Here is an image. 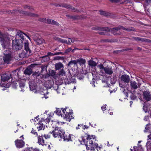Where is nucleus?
<instances>
[{
	"instance_id": "obj_1",
	"label": "nucleus",
	"mask_w": 151,
	"mask_h": 151,
	"mask_svg": "<svg viewBox=\"0 0 151 151\" xmlns=\"http://www.w3.org/2000/svg\"><path fill=\"white\" fill-rule=\"evenodd\" d=\"M24 35H25L30 40L29 36L19 30L16 35V37L15 39L12 40V47L16 50H20L22 48L23 41L24 42V49L19 54V57L21 58L28 57L31 53V51L29 46V43L27 41H24Z\"/></svg>"
},
{
	"instance_id": "obj_2",
	"label": "nucleus",
	"mask_w": 151,
	"mask_h": 151,
	"mask_svg": "<svg viewBox=\"0 0 151 151\" xmlns=\"http://www.w3.org/2000/svg\"><path fill=\"white\" fill-rule=\"evenodd\" d=\"M86 137V140L83 138L81 144L85 145L87 150H89L90 149L92 151H95L96 148L97 150H101L102 147V145H101L98 146V144L95 142L96 139L94 138L93 136L88 135L87 137Z\"/></svg>"
},
{
	"instance_id": "obj_3",
	"label": "nucleus",
	"mask_w": 151,
	"mask_h": 151,
	"mask_svg": "<svg viewBox=\"0 0 151 151\" xmlns=\"http://www.w3.org/2000/svg\"><path fill=\"white\" fill-rule=\"evenodd\" d=\"M10 39L8 34L0 31V43L3 48L8 47L10 42Z\"/></svg>"
},
{
	"instance_id": "obj_4",
	"label": "nucleus",
	"mask_w": 151,
	"mask_h": 151,
	"mask_svg": "<svg viewBox=\"0 0 151 151\" xmlns=\"http://www.w3.org/2000/svg\"><path fill=\"white\" fill-rule=\"evenodd\" d=\"M100 70V75L104 76L105 74L111 75L113 73V69L111 67L107 66L104 67V65L102 64H99L97 66Z\"/></svg>"
},
{
	"instance_id": "obj_5",
	"label": "nucleus",
	"mask_w": 151,
	"mask_h": 151,
	"mask_svg": "<svg viewBox=\"0 0 151 151\" xmlns=\"http://www.w3.org/2000/svg\"><path fill=\"white\" fill-rule=\"evenodd\" d=\"M50 133L52 134L53 136L54 137L60 138L61 139L60 141H61V139L65 134L64 131L60 127H55L54 130H53L52 132H50Z\"/></svg>"
},
{
	"instance_id": "obj_6",
	"label": "nucleus",
	"mask_w": 151,
	"mask_h": 151,
	"mask_svg": "<svg viewBox=\"0 0 151 151\" xmlns=\"http://www.w3.org/2000/svg\"><path fill=\"white\" fill-rule=\"evenodd\" d=\"M110 31H111V32L114 35H120L121 34V33L119 32H117L119 30L121 29H122L124 30H126L127 31H134L135 30L134 28L133 27H129L128 28H125L124 27L121 26H118L116 28H110Z\"/></svg>"
},
{
	"instance_id": "obj_7",
	"label": "nucleus",
	"mask_w": 151,
	"mask_h": 151,
	"mask_svg": "<svg viewBox=\"0 0 151 151\" xmlns=\"http://www.w3.org/2000/svg\"><path fill=\"white\" fill-rule=\"evenodd\" d=\"M17 73L16 70H14L12 73L9 72H6L5 73L1 76V80L3 82L7 81L10 78H12L13 75L14 76H17Z\"/></svg>"
},
{
	"instance_id": "obj_8",
	"label": "nucleus",
	"mask_w": 151,
	"mask_h": 151,
	"mask_svg": "<svg viewBox=\"0 0 151 151\" xmlns=\"http://www.w3.org/2000/svg\"><path fill=\"white\" fill-rule=\"evenodd\" d=\"M63 112V117L67 121L70 122L71 119L73 118L72 116V113L70 112L69 109L65 108Z\"/></svg>"
},
{
	"instance_id": "obj_9",
	"label": "nucleus",
	"mask_w": 151,
	"mask_h": 151,
	"mask_svg": "<svg viewBox=\"0 0 151 151\" xmlns=\"http://www.w3.org/2000/svg\"><path fill=\"white\" fill-rule=\"evenodd\" d=\"M11 54V52L8 49H6L4 51L3 59L5 63L9 64L12 58Z\"/></svg>"
},
{
	"instance_id": "obj_10",
	"label": "nucleus",
	"mask_w": 151,
	"mask_h": 151,
	"mask_svg": "<svg viewBox=\"0 0 151 151\" xmlns=\"http://www.w3.org/2000/svg\"><path fill=\"white\" fill-rule=\"evenodd\" d=\"M19 12L21 14H24L26 15H29L30 17H36L38 16V15L35 14L34 13H30L29 12H26L24 11H20L19 10H14L10 11V12L12 14H15V13Z\"/></svg>"
},
{
	"instance_id": "obj_11",
	"label": "nucleus",
	"mask_w": 151,
	"mask_h": 151,
	"mask_svg": "<svg viewBox=\"0 0 151 151\" xmlns=\"http://www.w3.org/2000/svg\"><path fill=\"white\" fill-rule=\"evenodd\" d=\"M31 36L34 41L38 45H40L44 42V40L42 38L38 37V35L35 33L32 34Z\"/></svg>"
},
{
	"instance_id": "obj_12",
	"label": "nucleus",
	"mask_w": 151,
	"mask_h": 151,
	"mask_svg": "<svg viewBox=\"0 0 151 151\" xmlns=\"http://www.w3.org/2000/svg\"><path fill=\"white\" fill-rule=\"evenodd\" d=\"M143 98L146 101H149L151 100V94L149 91H145L143 92Z\"/></svg>"
},
{
	"instance_id": "obj_13",
	"label": "nucleus",
	"mask_w": 151,
	"mask_h": 151,
	"mask_svg": "<svg viewBox=\"0 0 151 151\" xmlns=\"http://www.w3.org/2000/svg\"><path fill=\"white\" fill-rule=\"evenodd\" d=\"M15 143L16 147L19 148L23 147L25 144L24 142L22 140H16L15 141Z\"/></svg>"
},
{
	"instance_id": "obj_14",
	"label": "nucleus",
	"mask_w": 151,
	"mask_h": 151,
	"mask_svg": "<svg viewBox=\"0 0 151 151\" xmlns=\"http://www.w3.org/2000/svg\"><path fill=\"white\" fill-rule=\"evenodd\" d=\"M92 29L94 30H100L101 31H110V29L108 27H101L98 26H96L92 28Z\"/></svg>"
},
{
	"instance_id": "obj_15",
	"label": "nucleus",
	"mask_w": 151,
	"mask_h": 151,
	"mask_svg": "<svg viewBox=\"0 0 151 151\" xmlns=\"http://www.w3.org/2000/svg\"><path fill=\"white\" fill-rule=\"evenodd\" d=\"M45 122L47 124L48 123L49 124V127H52L53 128L55 127L54 125L56 124V122L55 121L53 122L50 121L49 119H46L45 120Z\"/></svg>"
},
{
	"instance_id": "obj_16",
	"label": "nucleus",
	"mask_w": 151,
	"mask_h": 151,
	"mask_svg": "<svg viewBox=\"0 0 151 151\" xmlns=\"http://www.w3.org/2000/svg\"><path fill=\"white\" fill-rule=\"evenodd\" d=\"M130 83L132 90L136 89L139 87V86L135 81H131L130 82Z\"/></svg>"
},
{
	"instance_id": "obj_17",
	"label": "nucleus",
	"mask_w": 151,
	"mask_h": 151,
	"mask_svg": "<svg viewBox=\"0 0 151 151\" xmlns=\"http://www.w3.org/2000/svg\"><path fill=\"white\" fill-rule=\"evenodd\" d=\"M121 80L125 83H128L130 80L129 77L127 75H122L121 77Z\"/></svg>"
},
{
	"instance_id": "obj_18",
	"label": "nucleus",
	"mask_w": 151,
	"mask_h": 151,
	"mask_svg": "<svg viewBox=\"0 0 151 151\" xmlns=\"http://www.w3.org/2000/svg\"><path fill=\"white\" fill-rule=\"evenodd\" d=\"M45 22L47 23L51 24H52L55 25L57 26L59 25V24L58 22L54 20H51L49 19H47L46 20L45 19Z\"/></svg>"
},
{
	"instance_id": "obj_19",
	"label": "nucleus",
	"mask_w": 151,
	"mask_h": 151,
	"mask_svg": "<svg viewBox=\"0 0 151 151\" xmlns=\"http://www.w3.org/2000/svg\"><path fill=\"white\" fill-rule=\"evenodd\" d=\"M61 54L60 52H56L54 54H53L51 52H48L47 53V55H46V56H43L42 57V58H44V59L45 58L46 60L47 61H49L50 60V58H49V57H48V56H53L54 55H59V54Z\"/></svg>"
},
{
	"instance_id": "obj_20",
	"label": "nucleus",
	"mask_w": 151,
	"mask_h": 151,
	"mask_svg": "<svg viewBox=\"0 0 151 151\" xmlns=\"http://www.w3.org/2000/svg\"><path fill=\"white\" fill-rule=\"evenodd\" d=\"M10 84L8 83L7 84L6 83H3L1 82L0 83V86L2 87H4V88L2 89L3 91H4L5 90L7 91L8 90L7 89H8V88L10 87Z\"/></svg>"
},
{
	"instance_id": "obj_21",
	"label": "nucleus",
	"mask_w": 151,
	"mask_h": 151,
	"mask_svg": "<svg viewBox=\"0 0 151 151\" xmlns=\"http://www.w3.org/2000/svg\"><path fill=\"white\" fill-rule=\"evenodd\" d=\"M64 109H57V110L55 111L56 114L59 116H60L61 117H63V112Z\"/></svg>"
},
{
	"instance_id": "obj_22",
	"label": "nucleus",
	"mask_w": 151,
	"mask_h": 151,
	"mask_svg": "<svg viewBox=\"0 0 151 151\" xmlns=\"http://www.w3.org/2000/svg\"><path fill=\"white\" fill-rule=\"evenodd\" d=\"M71 134H69L68 135H65V134L64 135V137H63L62 139H63L64 141H71Z\"/></svg>"
},
{
	"instance_id": "obj_23",
	"label": "nucleus",
	"mask_w": 151,
	"mask_h": 151,
	"mask_svg": "<svg viewBox=\"0 0 151 151\" xmlns=\"http://www.w3.org/2000/svg\"><path fill=\"white\" fill-rule=\"evenodd\" d=\"M55 67L56 70H59L63 67V65L61 63L59 62L55 65Z\"/></svg>"
},
{
	"instance_id": "obj_24",
	"label": "nucleus",
	"mask_w": 151,
	"mask_h": 151,
	"mask_svg": "<svg viewBox=\"0 0 151 151\" xmlns=\"http://www.w3.org/2000/svg\"><path fill=\"white\" fill-rule=\"evenodd\" d=\"M88 64L91 67H95L97 65V63L92 60H90L88 61Z\"/></svg>"
},
{
	"instance_id": "obj_25",
	"label": "nucleus",
	"mask_w": 151,
	"mask_h": 151,
	"mask_svg": "<svg viewBox=\"0 0 151 151\" xmlns=\"http://www.w3.org/2000/svg\"><path fill=\"white\" fill-rule=\"evenodd\" d=\"M39 126L37 127V128L38 129V130H44L45 128V126L43 125V124L42 123V122L40 121V122L38 124Z\"/></svg>"
},
{
	"instance_id": "obj_26",
	"label": "nucleus",
	"mask_w": 151,
	"mask_h": 151,
	"mask_svg": "<svg viewBox=\"0 0 151 151\" xmlns=\"http://www.w3.org/2000/svg\"><path fill=\"white\" fill-rule=\"evenodd\" d=\"M24 73L28 75H30L32 73V70L30 67H28L26 68L24 71Z\"/></svg>"
},
{
	"instance_id": "obj_27",
	"label": "nucleus",
	"mask_w": 151,
	"mask_h": 151,
	"mask_svg": "<svg viewBox=\"0 0 151 151\" xmlns=\"http://www.w3.org/2000/svg\"><path fill=\"white\" fill-rule=\"evenodd\" d=\"M64 7L67 8V9H70L73 11L78 12H79L78 10L76 9L75 8H74L73 7H72L70 5H67V4H65Z\"/></svg>"
},
{
	"instance_id": "obj_28",
	"label": "nucleus",
	"mask_w": 151,
	"mask_h": 151,
	"mask_svg": "<svg viewBox=\"0 0 151 151\" xmlns=\"http://www.w3.org/2000/svg\"><path fill=\"white\" fill-rule=\"evenodd\" d=\"M38 142L40 144L44 145L45 144L44 140L42 136H39L38 137Z\"/></svg>"
},
{
	"instance_id": "obj_29",
	"label": "nucleus",
	"mask_w": 151,
	"mask_h": 151,
	"mask_svg": "<svg viewBox=\"0 0 151 151\" xmlns=\"http://www.w3.org/2000/svg\"><path fill=\"white\" fill-rule=\"evenodd\" d=\"M77 63H78L80 65H81L85 64L86 63V60L82 58L79 59L77 60Z\"/></svg>"
},
{
	"instance_id": "obj_30",
	"label": "nucleus",
	"mask_w": 151,
	"mask_h": 151,
	"mask_svg": "<svg viewBox=\"0 0 151 151\" xmlns=\"http://www.w3.org/2000/svg\"><path fill=\"white\" fill-rule=\"evenodd\" d=\"M66 74V72L63 69H62L60 70L59 72V76H65Z\"/></svg>"
},
{
	"instance_id": "obj_31",
	"label": "nucleus",
	"mask_w": 151,
	"mask_h": 151,
	"mask_svg": "<svg viewBox=\"0 0 151 151\" xmlns=\"http://www.w3.org/2000/svg\"><path fill=\"white\" fill-rule=\"evenodd\" d=\"M147 150V151H151V142L150 141L147 142L146 144Z\"/></svg>"
},
{
	"instance_id": "obj_32",
	"label": "nucleus",
	"mask_w": 151,
	"mask_h": 151,
	"mask_svg": "<svg viewBox=\"0 0 151 151\" xmlns=\"http://www.w3.org/2000/svg\"><path fill=\"white\" fill-rule=\"evenodd\" d=\"M55 72L54 70H51L48 73V75L51 76H54L55 75Z\"/></svg>"
},
{
	"instance_id": "obj_33",
	"label": "nucleus",
	"mask_w": 151,
	"mask_h": 151,
	"mask_svg": "<svg viewBox=\"0 0 151 151\" xmlns=\"http://www.w3.org/2000/svg\"><path fill=\"white\" fill-rule=\"evenodd\" d=\"M100 13L101 15L106 16H109L110 15V14H109L108 12L104 11H100Z\"/></svg>"
},
{
	"instance_id": "obj_34",
	"label": "nucleus",
	"mask_w": 151,
	"mask_h": 151,
	"mask_svg": "<svg viewBox=\"0 0 151 151\" xmlns=\"http://www.w3.org/2000/svg\"><path fill=\"white\" fill-rule=\"evenodd\" d=\"M77 64V60H71L69 62L68 64V66H70L71 65L74 64L75 65H76Z\"/></svg>"
},
{
	"instance_id": "obj_35",
	"label": "nucleus",
	"mask_w": 151,
	"mask_h": 151,
	"mask_svg": "<svg viewBox=\"0 0 151 151\" xmlns=\"http://www.w3.org/2000/svg\"><path fill=\"white\" fill-rule=\"evenodd\" d=\"M71 39L70 38H68L67 40H63V43H65L66 44H70L71 42Z\"/></svg>"
},
{
	"instance_id": "obj_36",
	"label": "nucleus",
	"mask_w": 151,
	"mask_h": 151,
	"mask_svg": "<svg viewBox=\"0 0 151 151\" xmlns=\"http://www.w3.org/2000/svg\"><path fill=\"white\" fill-rule=\"evenodd\" d=\"M54 39L55 40L57 41L60 42H62V43L63 42V40L62 39H61L60 38H59V37H54Z\"/></svg>"
},
{
	"instance_id": "obj_37",
	"label": "nucleus",
	"mask_w": 151,
	"mask_h": 151,
	"mask_svg": "<svg viewBox=\"0 0 151 151\" xmlns=\"http://www.w3.org/2000/svg\"><path fill=\"white\" fill-rule=\"evenodd\" d=\"M116 81V77H113L111 79V82L112 85L114 84Z\"/></svg>"
},
{
	"instance_id": "obj_38",
	"label": "nucleus",
	"mask_w": 151,
	"mask_h": 151,
	"mask_svg": "<svg viewBox=\"0 0 151 151\" xmlns=\"http://www.w3.org/2000/svg\"><path fill=\"white\" fill-rule=\"evenodd\" d=\"M139 41L142 42H150V40L146 38L139 37Z\"/></svg>"
},
{
	"instance_id": "obj_39",
	"label": "nucleus",
	"mask_w": 151,
	"mask_h": 151,
	"mask_svg": "<svg viewBox=\"0 0 151 151\" xmlns=\"http://www.w3.org/2000/svg\"><path fill=\"white\" fill-rule=\"evenodd\" d=\"M109 88V91L111 93L113 92H115L116 91V90H115V89L114 88L113 90H112V88H113L114 87V86L113 85H112Z\"/></svg>"
},
{
	"instance_id": "obj_40",
	"label": "nucleus",
	"mask_w": 151,
	"mask_h": 151,
	"mask_svg": "<svg viewBox=\"0 0 151 151\" xmlns=\"http://www.w3.org/2000/svg\"><path fill=\"white\" fill-rule=\"evenodd\" d=\"M11 85L13 88H16L17 86V83L15 82H12L11 83Z\"/></svg>"
},
{
	"instance_id": "obj_41",
	"label": "nucleus",
	"mask_w": 151,
	"mask_h": 151,
	"mask_svg": "<svg viewBox=\"0 0 151 151\" xmlns=\"http://www.w3.org/2000/svg\"><path fill=\"white\" fill-rule=\"evenodd\" d=\"M19 85L20 87L22 88L24 87L25 84L24 82L21 81L19 82Z\"/></svg>"
},
{
	"instance_id": "obj_42",
	"label": "nucleus",
	"mask_w": 151,
	"mask_h": 151,
	"mask_svg": "<svg viewBox=\"0 0 151 151\" xmlns=\"http://www.w3.org/2000/svg\"><path fill=\"white\" fill-rule=\"evenodd\" d=\"M102 81L103 83H106L107 84V86L109 87V86L107 84V82L106 79H105L104 78L102 79Z\"/></svg>"
},
{
	"instance_id": "obj_43",
	"label": "nucleus",
	"mask_w": 151,
	"mask_h": 151,
	"mask_svg": "<svg viewBox=\"0 0 151 151\" xmlns=\"http://www.w3.org/2000/svg\"><path fill=\"white\" fill-rule=\"evenodd\" d=\"M109 1L112 3H117L120 2V0H109Z\"/></svg>"
},
{
	"instance_id": "obj_44",
	"label": "nucleus",
	"mask_w": 151,
	"mask_h": 151,
	"mask_svg": "<svg viewBox=\"0 0 151 151\" xmlns=\"http://www.w3.org/2000/svg\"><path fill=\"white\" fill-rule=\"evenodd\" d=\"M103 32H98L99 35H106V32H107V31H102Z\"/></svg>"
},
{
	"instance_id": "obj_45",
	"label": "nucleus",
	"mask_w": 151,
	"mask_h": 151,
	"mask_svg": "<svg viewBox=\"0 0 151 151\" xmlns=\"http://www.w3.org/2000/svg\"><path fill=\"white\" fill-rule=\"evenodd\" d=\"M24 9H30V10H33V8L32 7H30V6H24Z\"/></svg>"
},
{
	"instance_id": "obj_46",
	"label": "nucleus",
	"mask_w": 151,
	"mask_h": 151,
	"mask_svg": "<svg viewBox=\"0 0 151 151\" xmlns=\"http://www.w3.org/2000/svg\"><path fill=\"white\" fill-rule=\"evenodd\" d=\"M143 107V110L145 112V113L147 112L148 111L147 107L145 106H144Z\"/></svg>"
},
{
	"instance_id": "obj_47",
	"label": "nucleus",
	"mask_w": 151,
	"mask_h": 151,
	"mask_svg": "<svg viewBox=\"0 0 151 151\" xmlns=\"http://www.w3.org/2000/svg\"><path fill=\"white\" fill-rule=\"evenodd\" d=\"M81 128H82L83 129H85L86 128H88V127L86 125H83L82 124H81Z\"/></svg>"
},
{
	"instance_id": "obj_48",
	"label": "nucleus",
	"mask_w": 151,
	"mask_h": 151,
	"mask_svg": "<svg viewBox=\"0 0 151 151\" xmlns=\"http://www.w3.org/2000/svg\"><path fill=\"white\" fill-rule=\"evenodd\" d=\"M72 49L71 48H69L68 49H66L65 52V53H69L71 50Z\"/></svg>"
},
{
	"instance_id": "obj_49",
	"label": "nucleus",
	"mask_w": 151,
	"mask_h": 151,
	"mask_svg": "<svg viewBox=\"0 0 151 151\" xmlns=\"http://www.w3.org/2000/svg\"><path fill=\"white\" fill-rule=\"evenodd\" d=\"M133 39L135 40L136 41H139V37H133Z\"/></svg>"
},
{
	"instance_id": "obj_50",
	"label": "nucleus",
	"mask_w": 151,
	"mask_h": 151,
	"mask_svg": "<svg viewBox=\"0 0 151 151\" xmlns=\"http://www.w3.org/2000/svg\"><path fill=\"white\" fill-rule=\"evenodd\" d=\"M38 20H39V21L41 22H45V18H40Z\"/></svg>"
},
{
	"instance_id": "obj_51",
	"label": "nucleus",
	"mask_w": 151,
	"mask_h": 151,
	"mask_svg": "<svg viewBox=\"0 0 151 151\" xmlns=\"http://www.w3.org/2000/svg\"><path fill=\"white\" fill-rule=\"evenodd\" d=\"M29 87L30 88V90L31 91H33L35 89V88H33L32 86H31L30 84H29Z\"/></svg>"
},
{
	"instance_id": "obj_52",
	"label": "nucleus",
	"mask_w": 151,
	"mask_h": 151,
	"mask_svg": "<svg viewBox=\"0 0 151 151\" xmlns=\"http://www.w3.org/2000/svg\"><path fill=\"white\" fill-rule=\"evenodd\" d=\"M105 106H103L101 107V109L104 111L106 109V105H104Z\"/></svg>"
},
{
	"instance_id": "obj_53",
	"label": "nucleus",
	"mask_w": 151,
	"mask_h": 151,
	"mask_svg": "<svg viewBox=\"0 0 151 151\" xmlns=\"http://www.w3.org/2000/svg\"><path fill=\"white\" fill-rule=\"evenodd\" d=\"M35 130H34V129H33L32 130L31 133L32 134H37V132H35Z\"/></svg>"
},
{
	"instance_id": "obj_54",
	"label": "nucleus",
	"mask_w": 151,
	"mask_h": 151,
	"mask_svg": "<svg viewBox=\"0 0 151 151\" xmlns=\"http://www.w3.org/2000/svg\"><path fill=\"white\" fill-rule=\"evenodd\" d=\"M149 128V125L148 124H147L145 127V130L144 131L145 132H147V131L146 130L148 129Z\"/></svg>"
},
{
	"instance_id": "obj_55",
	"label": "nucleus",
	"mask_w": 151,
	"mask_h": 151,
	"mask_svg": "<svg viewBox=\"0 0 151 151\" xmlns=\"http://www.w3.org/2000/svg\"><path fill=\"white\" fill-rule=\"evenodd\" d=\"M149 119L148 116H145L144 118V120L145 121H147Z\"/></svg>"
},
{
	"instance_id": "obj_56",
	"label": "nucleus",
	"mask_w": 151,
	"mask_h": 151,
	"mask_svg": "<svg viewBox=\"0 0 151 151\" xmlns=\"http://www.w3.org/2000/svg\"><path fill=\"white\" fill-rule=\"evenodd\" d=\"M71 42L73 43L76 41L77 39L76 38H73L72 39H71Z\"/></svg>"
},
{
	"instance_id": "obj_57",
	"label": "nucleus",
	"mask_w": 151,
	"mask_h": 151,
	"mask_svg": "<svg viewBox=\"0 0 151 151\" xmlns=\"http://www.w3.org/2000/svg\"><path fill=\"white\" fill-rule=\"evenodd\" d=\"M151 2V0H146L145 2L147 4H149Z\"/></svg>"
},
{
	"instance_id": "obj_58",
	"label": "nucleus",
	"mask_w": 151,
	"mask_h": 151,
	"mask_svg": "<svg viewBox=\"0 0 151 151\" xmlns=\"http://www.w3.org/2000/svg\"><path fill=\"white\" fill-rule=\"evenodd\" d=\"M129 2V0H125L124 1V3H127Z\"/></svg>"
},
{
	"instance_id": "obj_59",
	"label": "nucleus",
	"mask_w": 151,
	"mask_h": 151,
	"mask_svg": "<svg viewBox=\"0 0 151 151\" xmlns=\"http://www.w3.org/2000/svg\"><path fill=\"white\" fill-rule=\"evenodd\" d=\"M81 124H79L78 125V127H76V129H80V128L79 127H81Z\"/></svg>"
},
{
	"instance_id": "obj_60",
	"label": "nucleus",
	"mask_w": 151,
	"mask_h": 151,
	"mask_svg": "<svg viewBox=\"0 0 151 151\" xmlns=\"http://www.w3.org/2000/svg\"><path fill=\"white\" fill-rule=\"evenodd\" d=\"M44 137H45L46 138V139H47V138H49L50 137L48 135H45L44 136Z\"/></svg>"
},
{
	"instance_id": "obj_61",
	"label": "nucleus",
	"mask_w": 151,
	"mask_h": 151,
	"mask_svg": "<svg viewBox=\"0 0 151 151\" xmlns=\"http://www.w3.org/2000/svg\"><path fill=\"white\" fill-rule=\"evenodd\" d=\"M38 117V116H37L36 117H35V118L34 119V121L35 122H36V120L37 119V118Z\"/></svg>"
},
{
	"instance_id": "obj_62",
	"label": "nucleus",
	"mask_w": 151,
	"mask_h": 151,
	"mask_svg": "<svg viewBox=\"0 0 151 151\" xmlns=\"http://www.w3.org/2000/svg\"><path fill=\"white\" fill-rule=\"evenodd\" d=\"M119 86H120L121 87H122V88H123L124 87L121 84H119Z\"/></svg>"
},
{
	"instance_id": "obj_63",
	"label": "nucleus",
	"mask_w": 151,
	"mask_h": 151,
	"mask_svg": "<svg viewBox=\"0 0 151 151\" xmlns=\"http://www.w3.org/2000/svg\"><path fill=\"white\" fill-rule=\"evenodd\" d=\"M33 151H39V150L37 149H35Z\"/></svg>"
},
{
	"instance_id": "obj_64",
	"label": "nucleus",
	"mask_w": 151,
	"mask_h": 151,
	"mask_svg": "<svg viewBox=\"0 0 151 151\" xmlns=\"http://www.w3.org/2000/svg\"><path fill=\"white\" fill-rule=\"evenodd\" d=\"M110 115H112L113 114V112H110Z\"/></svg>"
}]
</instances>
